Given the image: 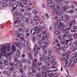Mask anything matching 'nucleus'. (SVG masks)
Masks as SVG:
<instances>
[{
	"mask_svg": "<svg viewBox=\"0 0 77 77\" xmlns=\"http://www.w3.org/2000/svg\"><path fill=\"white\" fill-rule=\"evenodd\" d=\"M52 53V51L51 50H48V55H51V54Z\"/></svg>",
	"mask_w": 77,
	"mask_h": 77,
	"instance_id": "33",
	"label": "nucleus"
},
{
	"mask_svg": "<svg viewBox=\"0 0 77 77\" xmlns=\"http://www.w3.org/2000/svg\"><path fill=\"white\" fill-rule=\"evenodd\" d=\"M28 45V43H27V42L26 41H24V43H23L24 46V47H27Z\"/></svg>",
	"mask_w": 77,
	"mask_h": 77,
	"instance_id": "23",
	"label": "nucleus"
},
{
	"mask_svg": "<svg viewBox=\"0 0 77 77\" xmlns=\"http://www.w3.org/2000/svg\"><path fill=\"white\" fill-rule=\"evenodd\" d=\"M7 4L6 3H3L2 4V6L3 7H6V6H7Z\"/></svg>",
	"mask_w": 77,
	"mask_h": 77,
	"instance_id": "39",
	"label": "nucleus"
},
{
	"mask_svg": "<svg viewBox=\"0 0 77 77\" xmlns=\"http://www.w3.org/2000/svg\"><path fill=\"white\" fill-rule=\"evenodd\" d=\"M19 70L20 72H21V73H23V69H22V68H20L19 69Z\"/></svg>",
	"mask_w": 77,
	"mask_h": 77,
	"instance_id": "59",
	"label": "nucleus"
},
{
	"mask_svg": "<svg viewBox=\"0 0 77 77\" xmlns=\"http://www.w3.org/2000/svg\"><path fill=\"white\" fill-rule=\"evenodd\" d=\"M43 59L44 61H45V62H46V60H47V57L45 56V57H44L43 58Z\"/></svg>",
	"mask_w": 77,
	"mask_h": 77,
	"instance_id": "58",
	"label": "nucleus"
},
{
	"mask_svg": "<svg viewBox=\"0 0 77 77\" xmlns=\"http://www.w3.org/2000/svg\"><path fill=\"white\" fill-rule=\"evenodd\" d=\"M10 69L11 71H13L14 69H15V67L14 66H11Z\"/></svg>",
	"mask_w": 77,
	"mask_h": 77,
	"instance_id": "50",
	"label": "nucleus"
},
{
	"mask_svg": "<svg viewBox=\"0 0 77 77\" xmlns=\"http://www.w3.org/2000/svg\"><path fill=\"white\" fill-rule=\"evenodd\" d=\"M77 43H76V42H75L73 43L72 46L73 47H75L77 46Z\"/></svg>",
	"mask_w": 77,
	"mask_h": 77,
	"instance_id": "37",
	"label": "nucleus"
},
{
	"mask_svg": "<svg viewBox=\"0 0 77 77\" xmlns=\"http://www.w3.org/2000/svg\"><path fill=\"white\" fill-rule=\"evenodd\" d=\"M17 4H14L13 5V11H14L15 9H17Z\"/></svg>",
	"mask_w": 77,
	"mask_h": 77,
	"instance_id": "22",
	"label": "nucleus"
},
{
	"mask_svg": "<svg viewBox=\"0 0 77 77\" xmlns=\"http://www.w3.org/2000/svg\"><path fill=\"white\" fill-rule=\"evenodd\" d=\"M17 20L19 21H22V18L20 17H19L17 18Z\"/></svg>",
	"mask_w": 77,
	"mask_h": 77,
	"instance_id": "43",
	"label": "nucleus"
},
{
	"mask_svg": "<svg viewBox=\"0 0 77 77\" xmlns=\"http://www.w3.org/2000/svg\"><path fill=\"white\" fill-rule=\"evenodd\" d=\"M32 68H33V69H35L36 68V64L34 63H32Z\"/></svg>",
	"mask_w": 77,
	"mask_h": 77,
	"instance_id": "27",
	"label": "nucleus"
},
{
	"mask_svg": "<svg viewBox=\"0 0 77 77\" xmlns=\"http://www.w3.org/2000/svg\"><path fill=\"white\" fill-rule=\"evenodd\" d=\"M3 55L2 54H0V59H1V60H3Z\"/></svg>",
	"mask_w": 77,
	"mask_h": 77,
	"instance_id": "57",
	"label": "nucleus"
},
{
	"mask_svg": "<svg viewBox=\"0 0 77 77\" xmlns=\"http://www.w3.org/2000/svg\"><path fill=\"white\" fill-rule=\"evenodd\" d=\"M14 58L15 61L14 64H15V65H17V66H19V67H21V68L22 67L21 64L19 63L18 60V58H17V57L16 56L14 55Z\"/></svg>",
	"mask_w": 77,
	"mask_h": 77,
	"instance_id": "1",
	"label": "nucleus"
},
{
	"mask_svg": "<svg viewBox=\"0 0 77 77\" xmlns=\"http://www.w3.org/2000/svg\"><path fill=\"white\" fill-rule=\"evenodd\" d=\"M58 8H59V5H55L54 7H52L53 9H56Z\"/></svg>",
	"mask_w": 77,
	"mask_h": 77,
	"instance_id": "21",
	"label": "nucleus"
},
{
	"mask_svg": "<svg viewBox=\"0 0 77 77\" xmlns=\"http://www.w3.org/2000/svg\"><path fill=\"white\" fill-rule=\"evenodd\" d=\"M17 36L18 37H20V38H22V37H23V36H24V35L23 34L20 33H17Z\"/></svg>",
	"mask_w": 77,
	"mask_h": 77,
	"instance_id": "24",
	"label": "nucleus"
},
{
	"mask_svg": "<svg viewBox=\"0 0 77 77\" xmlns=\"http://www.w3.org/2000/svg\"><path fill=\"white\" fill-rule=\"evenodd\" d=\"M30 33L32 35H34V34H35V30L34 29L32 30L31 31Z\"/></svg>",
	"mask_w": 77,
	"mask_h": 77,
	"instance_id": "30",
	"label": "nucleus"
},
{
	"mask_svg": "<svg viewBox=\"0 0 77 77\" xmlns=\"http://www.w3.org/2000/svg\"><path fill=\"white\" fill-rule=\"evenodd\" d=\"M69 40H67L65 41L64 43L65 45H64V47L66 48H68L69 46L67 44V43H68V42H69Z\"/></svg>",
	"mask_w": 77,
	"mask_h": 77,
	"instance_id": "5",
	"label": "nucleus"
},
{
	"mask_svg": "<svg viewBox=\"0 0 77 77\" xmlns=\"http://www.w3.org/2000/svg\"><path fill=\"white\" fill-rule=\"evenodd\" d=\"M23 21L24 23L26 21V22L27 23H28L29 21V18H26L25 17H23Z\"/></svg>",
	"mask_w": 77,
	"mask_h": 77,
	"instance_id": "7",
	"label": "nucleus"
},
{
	"mask_svg": "<svg viewBox=\"0 0 77 77\" xmlns=\"http://www.w3.org/2000/svg\"><path fill=\"white\" fill-rule=\"evenodd\" d=\"M59 33H60V32H59V31H56L55 32V34L56 35H59Z\"/></svg>",
	"mask_w": 77,
	"mask_h": 77,
	"instance_id": "44",
	"label": "nucleus"
},
{
	"mask_svg": "<svg viewBox=\"0 0 77 77\" xmlns=\"http://www.w3.org/2000/svg\"><path fill=\"white\" fill-rule=\"evenodd\" d=\"M25 28H19L18 29V31L19 32H25Z\"/></svg>",
	"mask_w": 77,
	"mask_h": 77,
	"instance_id": "4",
	"label": "nucleus"
},
{
	"mask_svg": "<svg viewBox=\"0 0 77 77\" xmlns=\"http://www.w3.org/2000/svg\"><path fill=\"white\" fill-rule=\"evenodd\" d=\"M73 36L74 37V38H77V34H74L73 35Z\"/></svg>",
	"mask_w": 77,
	"mask_h": 77,
	"instance_id": "64",
	"label": "nucleus"
},
{
	"mask_svg": "<svg viewBox=\"0 0 77 77\" xmlns=\"http://www.w3.org/2000/svg\"><path fill=\"white\" fill-rule=\"evenodd\" d=\"M47 2L48 4H51L52 3V0H47Z\"/></svg>",
	"mask_w": 77,
	"mask_h": 77,
	"instance_id": "45",
	"label": "nucleus"
},
{
	"mask_svg": "<svg viewBox=\"0 0 77 77\" xmlns=\"http://www.w3.org/2000/svg\"><path fill=\"white\" fill-rule=\"evenodd\" d=\"M41 69L43 72H45V66H42L41 67Z\"/></svg>",
	"mask_w": 77,
	"mask_h": 77,
	"instance_id": "31",
	"label": "nucleus"
},
{
	"mask_svg": "<svg viewBox=\"0 0 77 77\" xmlns=\"http://www.w3.org/2000/svg\"><path fill=\"white\" fill-rule=\"evenodd\" d=\"M41 38V34L38 35L37 37V39H40Z\"/></svg>",
	"mask_w": 77,
	"mask_h": 77,
	"instance_id": "41",
	"label": "nucleus"
},
{
	"mask_svg": "<svg viewBox=\"0 0 77 77\" xmlns=\"http://www.w3.org/2000/svg\"><path fill=\"white\" fill-rule=\"evenodd\" d=\"M33 20L35 21H38V20H39V18L38 17V16H37V14L35 15V17H34Z\"/></svg>",
	"mask_w": 77,
	"mask_h": 77,
	"instance_id": "12",
	"label": "nucleus"
},
{
	"mask_svg": "<svg viewBox=\"0 0 77 77\" xmlns=\"http://www.w3.org/2000/svg\"><path fill=\"white\" fill-rule=\"evenodd\" d=\"M72 57L73 58H77V52H76L73 54H72Z\"/></svg>",
	"mask_w": 77,
	"mask_h": 77,
	"instance_id": "14",
	"label": "nucleus"
},
{
	"mask_svg": "<svg viewBox=\"0 0 77 77\" xmlns=\"http://www.w3.org/2000/svg\"><path fill=\"white\" fill-rule=\"evenodd\" d=\"M19 23L18 22V21L16 20L14 22V25L15 27H19Z\"/></svg>",
	"mask_w": 77,
	"mask_h": 77,
	"instance_id": "18",
	"label": "nucleus"
},
{
	"mask_svg": "<svg viewBox=\"0 0 77 77\" xmlns=\"http://www.w3.org/2000/svg\"><path fill=\"white\" fill-rule=\"evenodd\" d=\"M11 45L10 44H8L6 46H4V47H6V48H7V51H10L11 50Z\"/></svg>",
	"mask_w": 77,
	"mask_h": 77,
	"instance_id": "10",
	"label": "nucleus"
},
{
	"mask_svg": "<svg viewBox=\"0 0 77 77\" xmlns=\"http://www.w3.org/2000/svg\"><path fill=\"white\" fill-rule=\"evenodd\" d=\"M32 12L34 14H36L37 13V11L36 10H33Z\"/></svg>",
	"mask_w": 77,
	"mask_h": 77,
	"instance_id": "62",
	"label": "nucleus"
},
{
	"mask_svg": "<svg viewBox=\"0 0 77 77\" xmlns=\"http://www.w3.org/2000/svg\"><path fill=\"white\" fill-rule=\"evenodd\" d=\"M59 75V73H55V74L54 75V77H57Z\"/></svg>",
	"mask_w": 77,
	"mask_h": 77,
	"instance_id": "52",
	"label": "nucleus"
},
{
	"mask_svg": "<svg viewBox=\"0 0 77 77\" xmlns=\"http://www.w3.org/2000/svg\"><path fill=\"white\" fill-rule=\"evenodd\" d=\"M48 46V43L45 44V45L42 47V50H45V49Z\"/></svg>",
	"mask_w": 77,
	"mask_h": 77,
	"instance_id": "13",
	"label": "nucleus"
},
{
	"mask_svg": "<svg viewBox=\"0 0 77 77\" xmlns=\"http://www.w3.org/2000/svg\"><path fill=\"white\" fill-rule=\"evenodd\" d=\"M56 2L58 4H59V3H60V0H57L56 1Z\"/></svg>",
	"mask_w": 77,
	"mask_h": 77,
	"instance_id": "63",
	"label": "nucleus"
},
{
	"mask_svg": "<svg viewBox=\"0 0 77 77\" xmlns=\"http://www.w3.org/2000/svg\"><path fill=\"white\" fill-rule=\"evenodd\" d=\"M65 5H69L70 4V3L68 1H66L65 2Z\"/></svg>",
	"mask_w": 77,
	"mask_h": 77,
	"instance_id": "36",
	"label": "nucleus"
},
{
	"mask_svg": "<svg viewBox=\"0 0 77 77\" xmlns=\"http://www.w3.org/2000/svg\"><path fill=\"white\" fill-rule=\"evenodd\" d=\"M35 32L36 33H37V34L38 35H41V33H40V32H41V31H39L38 30H36Z\"/></svg>",
	"mask_w": 77,
	"mask_h": 77,
	"instance_id": "29",
	"label": "nucleus"
},
{
	"mask_svg": "<svg viewBox=\"0 0 77 77\" xmlns=\"http://www.w3.org/2000/svg\"><path fill=\"white\" fill-rule=\"evenodd\" d=\"M36 77H41V74L39 73H38L36 74Z\"/></svg>",
	"mask_w": 77,
	"mask_h": 77,
	"instance_id": "48",
	"label": "nucleus"
},
{
	"mask_svg": "<svg viewBox=\"0 0 77 77\" xmlns=\"http://www.w3.org/2000/svg\"><path fill=\"white\" fill-rule=\"evenodd\" d=\"M16 51V48H15V46H13L11 47V51Z\"/></svg>",
	"mask_w": 77,
	"mask_h": 77,
	"instance_id": "20",
	"label": "nucleus"
},
{
	"mask_svg": "<svg viewBox=\"0 0 77 77\" xmlns=\"http://www.w3.org/2000/svg\"><path fill=\"white\" fill-rule=\"evenodd\" d=\"M3 61L4 62V63L5 64V65H8L9 63V62H8V60H5Z\"/></svg>",
	"mask_w": 77,
	"mask_h": 77,
	"instance_id": "34",
	"label": "nucleus"
},
{
	"mask_svg": "<svg viewBox=\"0 0 77 77\" xmlns=\"http://www.w3.org/2000/svg\"><path fill=\"white\" fill-rule=\"evenodd\" d=\"M32 63H35L38 62V60L36 58H35L32 59Z\"/></svg>",
	"mask_w": 77,
	"mask_h": 77,
	"instance_id": "26",
	"label": "nucleus"
},
{
	"mask_svg": "<svg viewBox=\"0 0 77 77\" xmlns=\"http://www.w3.org/2000/svg\"><path fill=\"white\" fill-rule=\"evenodd\" d=\"M71 54V52L70 51H68V52H66V53H64L63 54V55H64V56H66L67 54L68 55H70Z\"/></svg>",
	"mask_w": 77,
	"mask_h": 77,
	"instance_id": "17",
	"label": "nucleus"
},
{
	"mask_svg": "<svg viewBox=\"0 0 77 77\" xmlns=\"http://www.w3.org/2000/svg\"><path fill=\"white\" fill-rule=\"evenodd\" d=\"M48 51L47 50H45L43 51V53L44 54H47Z\"/></svg>",
	"mask_w": 77,
	"mask_h": 77,
	"instance_id": "47",
	"label": "nucleus"
},
{
	"mask_svg": "<svg viewBox=\"0 0 77 77\" xmlns=\"http://www.w3.org/2000/svg\"><path fill=\"white\" fill-rule=\"evenodd\" d=\"M45 16L47 18V19H49L50 17H49V16L48 15V14L46 13L45 14Z\"/></svg>",
	"mask_w": 77,
	"mask_h": 77,
	"instance_id": "49",
	"label": "nucleus"
},
{
	"mask_svg": "<svg viewBox=\"0 0 77 77\" xmlns=\"http://www.w3.org/2000/svg\"><path fill=\"white\" fill-rule=\"evenodd\" d=\"M48 75L49 77H52L53 76V73H48Z\"/></svg>",
	"mask_w": 77,
	"mask_h": 77,
	"instance_id": "38",
	"label": "nucleus"
},
{
	"mask_svg": "<svg viewBox=\"0 0 77 77\" xmlns=\"http://www.w3.org/2000/svg\"><path fill=\"white\" fill-rule=\"evenodd\" d=\"M54 49L56 50L57 51H60V49L59 47L57 48L56 47H55Z\"/></svg>",
	"mask_w": 77,
	"mask_h": 77,
	"instance_id": "32",
	"label": "nucleus"
},
{
	"mask_svg": "<svg viewBox=\"0 0 77 77\" xmlns=\"http://www.w3.org/2000/svg\"><path fill=\"white\" fill-rule=\"evenodd\" d=\"M29 58L31 60H33V57L32 56V55L31 54H29Z\"/></svg>",
	"mask_w": 77,
	"mask_h": 77,
	"instance_id": "42",
	"label": "nucleus"
},
{
	"mask_svg": "<svg viewBox=\"0 0 77 77\" xmlns=\"http://www.w3.org/2000/svg\"><path fill=\"white\" fill-rule=\"evenodd\" d=\"M0 49L1 50H2L1 53L2 54H5L6 53V51L5 50L6 49V47L2 46Z\"/></svg>",
	"mask_w": 77,
	"mask_h": 77,
	"instance_id": "2",
	"label": "nucleus"
},
{
	"mask_svg": "<svg viewBox=\"0 0 77 77\" xmlns=\"http://www.w3.org/2000/svg\"><path fill=\"white\" fill-rule=\"evenodd\" d=\"M8 54V57H11V55H12V52H9Z\"/></svg>",
	"mask_w": 77,
	"mask_h": 77,
	"instance_id": "54",
	"label": "nucleus"
},
{
	"mask_svg": "<svg viewBox=\"0 0 77 77\" xmlns=\"http://www.w3.org/2000/svg\"><path fill=\"white\" fill-rule=\"evenodd\" d=\"M15 44L17 47H19V44L18 42H16Z\"/></svg>",
	"mask_w": 77,
	"mask_h": 77,
	"instance_id": "61",
	"label": "nucleus"
},
{
	"mask_svg": "<svg viewBox=\"0 0 77 77\" xmlns=\"http://www.w3.org/2000/svg\"><path fill=\"white\" fill-rule=\"evenodd\" d=\"M24 16H27V15L29 16V17H30V14H28L27 12H26L24 14Z\"/></svg>",
	"mask_w": 77,
	"mask_h": 77,
	"instance_id": "40",
	"label": "nucleus"
},
{
	"mask_svg": "<svg viewBox=\"0 0 77 77\" xmlns=\"http://www.w3.org/2000/svg\"><path fill=\"white\" fill-rule=\"evenodd\" d=\"M59 26L60 27H61L60 28L61 30H63V29H64V28L65 27V25H63V24H62V23H60Z\"/></svg>",
	"mask_w": 77,
	"mask_h": 77,
	"instance_id": "9",
	"label": "nucleus"
},
{
	"mask_svg": "<svg viewBox=\"0 0 77 77\" xmlns=\"http://www.w3.org/2000/svg\"><path fill=\"white\" fill-rule=\"evenodd\" d=\"M52 12L54 15H57L59 14V12L56 10Z\"/></svg>",
	"mask_w": 77,
	"mask_h": 77,
	"instance_id": "15",
	"label": "nucleus"
},
{
	"mask_svg": "<svg viewBox=\"0 0 77 77\" xmlns=\"http://www.w3.org/2000/svg\"><path fill=\"white\" fill-rule=\"evenodd\" d=\"M4 68L5 69H8L9 68V65L8 64H6L4 66Z\"/></svg>",
	"mask_w": 77,
	"mask_h": 77,
	"instance_id": "51",
	"label": "nucleus"
},
{
	"mask_svg": "<svg viewBox=\"0 0 77 77\" xmlns=\"http://www.w3.org/2000/svg\"><path fill=\"white\" fill-rule=\"evenodd\" d=\"M67 8H68V6L67 5H64V6L62 8V10L63 11H66L67 10Z\"/></svg>",
	"mask_w": 77,
	"mask_h": 77,
	"instance_id": "8",
	"label": "nucleus"
},
{
	"mask_svg": "<svg viewBox=\"0 0 77 77\" xmlns=\"http://www.w3.org/2000/svg\"><path fill=\"white\" fill-rule=\"evenodd\" d=\"M55 29L56 30H57L59 29V23L57 22L55 23Z\"/></svg>",
	"mask_w": 77,
	"mask_h": 77,
	"instance_id": "6",
	"label": "nucleus"
},
{
	"mask_svg": "<svg viewBox=\"0 0 77 77\" xmlns=\"http://www.w3.org/2000/svg\"><path fill=\"white\" fill-rule=\"evenodd\" d=\"M16 55L17 56H20V50H17L16 52Z\"/></svg>",
	"mask_w": 77,
	"mask_h": 77,
	"instance_id": "28",
	"label": "nucleus"
},
{
	"mask_svg": "<svg viewBox=\"0 0 77 77\" xmlns=\"http://www.w3.org/2000/svg\"><path fill=\"white\" fill-rule=\"evenodd\" d=\"M26 61L28 63H29V64H31V61H30V59H28Z\"/></svg>",
	"mask_w": 77,
	"mask_h": 77,
	"instance_id": "55",
	"label": "nucleus"
},
{
	"mask_svg": "<svg viewBox=\"0 0 77 77\" xmlns=\"http://www.w3.org/2000/svg\"><path fill=\"white\" fill-rule=\"evenodd\" d=\"M35 69H36V70H39V71H41V68H39L38 66H36Z\"/></svg>",
	"mask_w": 77,
	"mask_h": 77,
	"instance_id": "35",
	"label": "nucleus"
},
{
	"mask_svg": "<svg viewBox=\"0 0 77 77\" xmlns=\"http://www.w3.org/2000/svg\"><path fill=\"white\" fill-rule=\"evenodd\" d=\"M54 5H55V4L52 2L51 4H48V6H49V7H52V9H53V7H54Z\"/></svg>",
	"mask_w": 77,
	"mask_h": 77,
	"instance_id": "11",
	"label": "nucleus"
},
{
	"mask_svg": "<svg viewBox=\"0 0 77 77\" xmlns=\"http://www.w3.org/2000/svg\"><path fill=\"white\" fill-rule=\"evenodd\" d=\"M33 49L34 52H37L38 51V48H34Z\"/></svg>",
	"mask_w": 77,
	"mask_h": 77,
	"instance_id": "53",
	"label": "nucleus"
},
{
	"mask_svg": "<svg viewBox=\"0 0 77 77\" xmlns=\"http://www.w3.org/2000/svg\"><path fill=\"white\" fill-rule=\"evenodd\" d=\"M66 18H69V16L68 15H63L61 17L62 20L64 21L66 19Z\"/></svg>",
	"mask_w": 77,
	"mask_h": 77,
	"instance_id": "3",
	"label": "nucleus"
},
{
	"mask_svg": "<svg viewBox=\"0 0 77 77\" xmlns=\"http://www.w3.org/2000/svg\"><path fill=\"white\" fill-rule=\"evenodd\" d=\"M67 36V38H68V39H70V38H71V35H69Z\"/></svg>",
	"mask_w": 77,
	"mask_h": 77,
	"instance_id": "60",
	"label": "nucleus"
},
{
	"mask_svg": "<svg viewBox=\"0 0 77 77\" xmlns=\"http://www.w3.org/2000/svg\"><path fill=\"white\" fill-rule=\"evenodd\" d=\"M29 72L30 74H32L33 72H36V71L35 70L32 69V70H29Z\"/></svg>",
	"mask_w": 77,
	"mask_h": 77,
	"instance_id": "25",
	"label": "nucleus"
},
{
	"mask_svg": "<svg viewBox=\"0 0 77 77\" xmlns=\"http://www.w3.org/2000/svg\"><path fill=\"white\" fill-rule=\"evenodd\" d=\"M19 44V48L20 50H21L22 49V43L21 42H18Z\"/></svg>",
	"mask_w": 77,
	"mask_h": 77,
	"instance_id": "16",
	"label": "nucleus"
},
{
	"mask_svg": "<svg viewBox=\"0 0 77 77\" xmlns=\"http://www.w3.org/2000/svg\"><path fill=\"white\" fill-rule=\"evenodd\" d=\"M42 76L43 77H47V75L46 74V72L42 71Z\"/></svg>",
	"mask_w": 77,
	"mask_h": 77,
	"instance_id": "19",
	"label": "nucleus"
},
{
	"mask_svg": "<svg viewBox=\"0 0 77 77\" xmlns=\"http://www.w3.org/2000/svg\"><path fill=\"white\" fill-rule=\"evenodd\" d=\"M3 74H5V75H7L8 74V72L6 71H4L3 72Z\"/></svg>",
	"mask_w": 77,
	"mask_h": 77,
	"instance_id": "46",
	"label": "nucleus"
},
{
	"mask_svg": "<svg viewBox=\"0 0 77 77\" xmlns=\"http://www.w3.org/2000/svg\"><path fill=\"white\" fill-rule=\"evenodd\" d=\"M65 62H66V65H68V59L66 58V59L64 60Z\"/></svg>",
	"mask_w": 77,
	"mask_h": 77,
	"instance_id": "56",
	"label": "nucleus"
}]
</instances>
